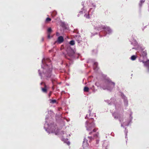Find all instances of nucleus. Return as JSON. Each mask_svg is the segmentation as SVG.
I'll return each mask as SVG.
<instances>
[{"instance_id": "obj_1", "label": "nucleus", "mask_w": 149, "mask_h": 149, "mask_svg": "<svg viewBox=\"0 0 149 149\" xmlns=\"http://www.w3.org/2000/svg\"><path fill=\"white\" fill-rule=\"evenodd\" d=\"M95 126V125L93 123H90L88 121H87L86 123V127L87 130L88 131H91Z\"/></svg>"}, {"instance_id": "obj_2", "label": "nucleus", "mask_w": 149, "mask_h": 149, "mask_svg": "<svg viewBox=\"0 0 149 149\" xmlns=\"http://www.w3.org/2000/svg\"><path fill=\"white\" fill-rule=\"evenodd\" d=\"M114 83H113V82H109V84H108V85L109 86H110L111 87V88H110L109 87H104V86H103L102 87V88L104 89V90H105V89H107V90H111V88H113V87H114Z\"/></svg>"}, {"instance_id": "obj_3", "label": "nucleus", "mask_w": 149, "mask_h": 149, "mask_svg": "<svg viewBox=\"0 0 149 149\" xmlns=\"http://www.w3.org/2000/svg\"><path fill=\"white\" fill-rule=\"evenodd\" d=\"M67 52L68 55L70 56H72L74 53V50L72 49H68Z\"/></svg>"}, {"instance_id": "obj_4", "label": "nucleus", "mask_w": 149, "mask_h": 149, "mask_svg": "<svg viewBox=\"0 0 149 149\" xmlns=\"http://www.w3.org/2000/svg\"><path fill=\"white\" fill-rule=\"evenodd\" d=\"M142 62L144 64L145 66L148 68L149 70V60H148L146 62L142 61Z\"/></svg>"}, {"instance_id": "obj_5", "label": "nucleus", "mask_w": 149, "mask_h": 149, "mask_svg": "<svg viewBox=\"0 0 149 149\" xmlns=\"http://www.w3.org/2000/svg\"><path fill=\"white\" fill-rule=\"evenodd\" d=\"M63 41V38L62 36H60L58 38L57 42L59 43H60Z\"/></svg>"}, {"instance_id": "obj_6", "label": "nucleus", "mask_w": 149, "mask_h": 149, "mask_svg": "<svg viewBox=\"0 0 149 149\" xmlns=\"http://www.w3.org/2000/svg\"><path fill=\"white\" fill-rule=\"evenodd\" d=\"M88 146V144L86 140L84 139L83 143V146L84 148H85L87 147Z\"/></svg>"}, {"instance_id": "obj_7", "label": "nucleus", "mask_w": 149, "mask_h": 149, "mask_svg": "<svg viewBox=\"0 0 149 149\" xmlns=\"http://www.w3.org/2000/svg\"><path fill=\"white\" fill-rule=\"evenodd\" d=\"M103 28L105 29V31L108 33H110L111 32V30L109 27H104Z\"/></svg>"}, {"instance_id": "obj_8", "label": "nucleus", "mask_w": 149, "mask_h": 149, "mask_svg": "<svg viewBox=\"0 0 149 149\" xmlns=\"http://www.w3.org/2000/svg\"><path fill=\"white\" fill-rule=\"evenodd\" d=\"M136 56L135 55L132 56L131 57V59L133 61L136 58Z\"/></svg>"}, {"instance_id": "obj_9", "label": "nucleus", "mask_w": 149, "mask_h": 149, "mask_svg": "<svg viewBox=\"0 0 149 149\" xmlns=\"http://www.w3.org/2000/svg\"><path fill=\"white\" fill-rule=\"evenodd\" d=\"M52 31V30L51 29V28H49L48 29H47V33H50H50H51Z\"/></svg>"}, {"instance_id": "obj_10", "label": "nucleus", "mask_w": 149, "mask_h": 149, "mask_svg": "<svg viewBox=\"0 0 149 149\" xmlns=\"http://www.w3.org/2000/svg\"><path fill=\"white\" fill-rule=\"evenodd\" d=\"M89 88L88 87H85L84 89V91L85 92H88V91Z\"/></svg>"}, {"instance_id": "obj_11", "label": "nucleus", "mask_w": 149, "mask_h": 149, "mask_svg": "<svg viewBox=\"0 0 149 149\" xmlns=\"http://www.w3.org/2000/svg\"><path fill=\"white\" fill-rule=\"evenodd\" d=\"M74 41L73 40H71L70 42V44L71 45H74Z\"/></svg>"}, {"instance_id": "obj_12", "label": "nucleus", "mask_w": 149, "mask_h": 149, "mask_svg": "<svg viewBox=\"0 0 149 149\" xmlns=\"http://www.w3.org/2000/svg\"><path fill=\"white\" fill-rule=\"evenodd\" d=\"M42 89L43 92H45V93L47 92V89L46 88V87H45L44 88H42Z\"/></svg>"}, {"instance_id": "obj_13", "label": "nucleus", "mask_w": 149, "mask_h": 149, "mask_svg": "<svg viewBox=\"0 0 149 149\" xmlns=\"http://www.w3.org/2000/svg\"><path fill=\"white\" fill-rule=\"evenodd\" d=\"M50 102L52 103H54L56 102V100H50Z\"/></svg>"}, {"instance_id": "obj_14", "label": "nucleus", "mask_w": 149, "mask_h": 149, "mask_svg": "<svg viewBox=\"0 0 149 149\" xmlns=\"http://www.w3.org/2000/svg\"><path fill=\"white\" fill-rule=\"evenodd\" d=\"M51 19L50 18L48 17L46 18V22H49V21H51Z\"/></svg>"}, {"instance_id": "obj_15", "label": "nucleus", "mask_w": 149, "mask_h": 149, "mask_svg": "<svg viewBox=\"0 0 149 149\" xmlns=\"http://www.w3.org/2000/svg\"><path fill=\"white\" fill-rule=\"evenodd\" d=\"M84 17L87 18H89L90 17L89 16V14H88V15L87 14L85 15H84Z\"/></svg>"}, {"instance_id": "obj_16", "label": "nucleus", "mask_w": 149, "mask_h": 149, "mask_svg": "<svg viewBox=\"0 0 149 149\" xmlns=\"http://www.w3.org/2000/svg\"><path fill=\"white\" fill-rule=\"evenodd\" d=\"M144 1H144V0H141V1H140V4H139L140 5V6H141L142 3H143V2H144Z\"/></svg>"}, {"instance_id": "obj_17", "label": "nucleus", "mask_w": 149, "mask_h": 149, "mask_svg": "<svg viewBox=\"0 0 149 149\" xmlns=\"http://www.w3.org/2000/svg\"><path fill=\"white\" fill-rule=\"evenodd\" d=\"M134 43H133V42H132L131 43L132 44H133L134 45H135L137 44V42L135 40H134Z\"/></svg>"}, {"instance_id": "obj_18", "label": "nucleus", "mask_w": 149, "mask_h": 149, "mask_svg": "<svg viewBox=\"0 0 149 149\" xmlns=\"http://www.w3.org/2000/svg\"><path fill=\"white\" fill-rule=\"evenodd\" d=\"M56 15V13L55 12H54L52 13V16H55Z\"/></svg>"}, {"instance_id": "obj_19", "label": "nucleus", "mask_w": 149, "mask_h": 149, "mask_svg": "<svg viewBox=\"0 0 149 149\" xmlns=\"http://www.w3.org/2000/svg\"><path fill=\"white\" fill-rule=\"evenodd\" d=\"M97 130L95 129H94L93 131H92V132H95ZM92 132H91V133H92Z\"/></svg>"}, {"instance_id": "obj_20", "label": "nucleus", "mask_w": 149, "mask_h": 149, "mask_svg": "<svg viewBox=\"0 0 149 149\" xmlns=\"http://www.w3.org/2000/svg\"><path fill=\"white\" fill-rule=\"evenodd\" d=\"M48 38L49 39H50V33H48Z\"/></svg>"}, {"instance_id": "obj_21", "label": "nucleus", "mask_w": 149, "mask_h": 149, "mask_svg": "<svg viewBox=\"0 0 149 149\" xmlns=\"http://www.w3.org/2000/svg\"><path fill=\"white\" fill-rule=\"evenodd\" d=\"M66 143L68 145H69L70 144V142L69 141H68Z\"/></svg>"}, {"instance_id": "obj_22", "label": "nucleus", "mask_w": 149, "mask_h": 149, "mask_svg": "<svg viewBox=\"0 0 149 149\" xmlns=\"http://www.w3.org/2000/svg\"><path fill=\"white\" fill-rule=\"evenodd\" d=\"M124 102L125 104H127V102H126V101L125 100Z\"/></svg>"}, {"instance_id": "obj_23", "label": "nucleus", "mask_w": 149, "mask_h": 149, "mask_svg": "<svg viewBox=\"0 0 149 149\" xmlns=\"http://www.w3.org/2000/svg\"><path fill=\"white\" fill-rule=\"evenodd\" d=\"M48 124H45V127H46L47 126H48Z\"/></svg>"}, {"instance_id": "obj_24", "label": "nucleus", "mask_w": 149, "mask_h": 149, "mask_svg": "<svg viewBox=\"0 0 149 149\" xmlns=\"http://www.w3.org/2000/svg\"><path fill=\"white\" fill-rule=\"evenodd\" d=\"M97 63H95L94 64V65L96 66V65H97Z\"/></svg>"}, {"instance_id": "obj_25", "label": "nucleus", "mask_w": 149, "mask_h": 149, "mask_svg": "<svg viewBox=\"0 0 149 149\" xmlns=\"http://www.w3.org/2000/svg\"><path fill=\"white\" fill-rule=\"evenodd\" d=\"M50 128V126H48V127L47 128V129H49Z\"/></svg>"}, {"instance_id": "obj_26", "label": "nucleus", "mask_w": 149, "mask_h": 149, "mask_svg": "<svg viewBox=\"0 0 149 149\" xmlns=\"http://www.w3.org/2000/svg\"><path fill=\"white\" fill-rule=\"evenodd\" d=\"M143 53H144V55H146V52H144Z\"/></svg>"}, {"instance_id": "obj_27", "label": "nucleus", "mask_w": 149, "mask_h": 149, "mask_svg": "<svg viewBox=\"0 0 149 149\" xmlns=\"http://www.w3.org/2000/svg\"><path fill=\"white\" fill-rule=\"evenodd\" d=\"M42 63H43L44 62V59H43L42 61Z\"/></svg>"}, {"instance_id": "obj_28", "label": "nucleus", "mask_w": 149, "mask_h": 149, "mask_svg": "<svg viewBox=\"0 0 149 149\" xmlns=\"http://www.w3.org/2000/svg\"><path fill=\"white\" fill-rule=\"evenodd\" d=\"M38 71H39V74H40V75H41L40 73V72H40V70H38Z\"/></svg>"}, {"instance_id": "obj_29", "label": "nucleus", "mask_w": 149, "mask_h": 149, "mask_svg": "<svg viewBox=\"0 0 149 149\" xmlns=\"http://www.w3.org/2000/svg\"><path fill=\"white\" fill-rule=\"evenodd\" d=\"M52 133H54V131H53V130L52 131Z\"/></svg>"}]
</instances>
